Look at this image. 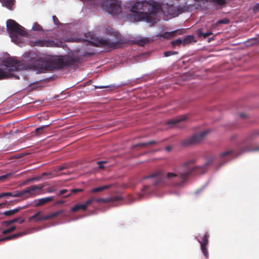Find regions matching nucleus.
<instances>
[{
    "label": "nucleus",
    "instance_id": "1",
    "mask_svg": "<svg viewBox=\"0 0 259 259\" xmlns=\"http://www.w3.org/2000/svg\"><path fill=\"white\" fill-rule=\"evenodd\" d=\"M212 162L213 159L210 158L202 165H193L196 162V159L191 158L181 164L179 168L174 172H168L162 176L160 171H157L144 177L143 179H154V185L165 184L171 187H180L187 181L191 175L205 172L207 166Z\"/></svg>",
    "mask_w": 259,
    "mask_h": 259
},
{
    "label": "nucleus",
    "instance_id": "2",
    "mask_svg": "<svg viewBox=\"0 0 259 259\" xmlns=\"http://www.w3.org/2000/svg\"><path fill=\"white\" fill-rule=\"evenodd\" d=\"M80 59L78 56L70 55L57 56L51 61L42 57L31 58L32 68L39 72L54 69L76 67Z\"/></svg>",
    "mask_w": 259,
    "mask_h": 259
},
{
    "label": "nucleus",
    "instance_id": "3",
    "mask_svg": "<svg viewBox=\"0 0 259 259\" xmlns=\"http://www.w3.org/2000/svg\"><path fill=\"white\" fill-rule=\"evenodd\" d=\"M161 10V5L153 0L137 2L131 8V11L133 14L131 17L136 21L144 20L148 23H154L156 15Z\"/></svg>",
    "mask_w": 259,
    "mask_h": 259
},
{
    "label": "nucleus",
    "instance_id": "4",
    "mask_svg": "<svg viewBox=\"0 0 259 259\" xmlns=\"http://www.w3.org/2000/svg\"><path fill=\"white\" fill-rule=\"evenodd\" d=\"M5 68H0V79H6L14 76L13 72L22 68V63L12 58H8L3 61Z\"/></svg>",
    "mask_w": 259,
    "mask_h": 259
},
{
    "label": "nucleus",
    "instance_id": "5",
    "mask_svg": "<svg viewBox=\"0 0 259 259\" xmlns=\"http://www.w3.org/2000/svg\"><path fill=\"white\" fill-rule=\"evenodd\" d=\"M114 38L112 39H98L96 42L89 41V44L94 47H103L106 49H115L122 43V39L120 34L117 32L114 33Z\"/></svg>",
    "mask_w": 259,
    "mask_h": 259
},
{
    "label": "nucleus",
    "instance_id": "6",
    "mask_svg": "<svg viewBox=\"0 0 259 259\" xmlns=\"http://www.w3.org/2000/svg\"><path fill=\"white\" fill-rule=\"evenodd\" d=\"M6 26L9 35L13 41L17 39V35L24 36L27 34L25 28L14 20H8Z\"/></svg>",
    "mask_w": 259,
    "mask_h": 259
},
{
    "label": "nucleus",
    "instance_id": "7",
    "mask_svg": "<svg viewBox=\"0 0 259 259\" xmlns=\"http://www.w3.org/2000/svg\"><path fill=\"white\" fill-rule=\"evenodd\" d=\"M101 7L112 15H117L122 11L121 2L119 0H104Z\"/></svg>",
    "mask_w": 259,
    "mask_h": 259
},
{
    "label": "nucleus",
    "instance_id": "8",
    "mask_svg": "<svg viewBox=\"0 0 259 259\" xmlns=\"http://www.w3.org/2000/svg\"><path fill=\"white\" fill-rule=\"evenodd\" d=\"M42 186L32 185L28 187L26 189L19 192L12 193V192H5L0 193V198L6 196H11L14 197H21L24 196L25 194H28L29 196L35 195L34 192L36 190H40L42 189Z\"/></svg>",
    "mask_w": 259,
    "mask_h": 259
},
{
    "label": "nucleus",
    "instance_id": "9",
    "mask_svg": "<svg viewBox=\"0 0 259 259\" xmlns=\"http://www.w3.org/2000/svg\"><path fill=\"white\" fill-rule=\"evenodd\" d=\"M207 131H205L199 134H196L191 137L187 138L181 142V145L183 146H189L195 144L202 141L205 136L208 134Z\"/></svg>",
    "mask_w": 259,
    "mask_h": 259
},
{
    "label": "nucleus",
    "instance_id": "10",
    "mask_svg": "<svg viewBox=\"0 0 259 259\" xmlns=\"http://www.w3.org/2000/svg\"><path fill=\"white\" fill-rule=\"evenodd\" d=\"M208 238L209 235L207 233H205L201 240H198L200 244L201 250L206 258L209 256V253L207 247L209 242Z\"/></svg>",
    "mask_w": 259,
    "mask_h": 259
},
{
    "label": "nucleus",
    "instance_id": "11",
    "mask_svg": "<svg viewBox=\"0 0 259 259\" xmlns=\"http://www.w3.org/2000/svg\"><path fill=\"white\" fill-rule=\"evenodd\" d=\"M32 46L38 47H53L55 46L53 40L47 39H37L31 41Z\"/></svg>",
    "mask_w": 259,
    "mask_h": 259
},
{
    "label": "nucleus",
    "instance_id": "12",
    "mask_svg": "<svg viewBox=\"0 0 259 259\" xmlns=\"http://www.w3.org/2000/svg\"><path fill=\"white\" fill-rule=\"evenodd\" d=\"M54 196H50L48 197H45V198H41L40 199H38L37 200H35L34 201V202H37L36 203L34 206L35 207H38L42 205H44L49 202L52 201L54 200Z\"/></svg>",
    "mask_w": 259,
    "mask_h": 259
},
{
    "label": "nucleus",
    "instance_id": "13",
    "mask_svg": "<svg viewBox=\"0 0 259 259\" xmlns=\"http://www.w3.org/2000/svg\"><path fill=\"white\" fill-rule=\"evenodd\" d=\"M41 213V211H39L37 212L34 215L29 217V221H31L32 220H34L36 222L46 221V219H44L45 218V215L40 216Z\"/></svg>",
    "mask_w": 259,
    "mask_h": 259
},
{
    "label": "nucleus",
    "instance_id": "14",
    "mask_svg": "<svg viewBox=\"0 0 259 259\" xmlns=\"http://www.w3.org/2000/svg\"><path fill=\"white\" fill-rule=\"evenodd\" d=\"M187 116L186 115H183L181 116L178 117L175 119L169 120L167 123L168 124H175L180 122L185 121L187 119Z\"/></svg>",
    "mask_w": 259,
    "mask_h": 259
},
{
    "label": "nucleus",
    "instance_id": "15",
    "mask_svg": "<svg viewBox=\"0 0 259 259\" xmlns=\"http://www.w3.org/2000/svg\"><path fill=\"white\" fill-rule=\"evenodd\" d=\"M183 32V30L181 29L176 30L175 31L170 32H165L162 35V36L167 38H170L177 34H181Z\"/></svg>",
    "mask_w": 259,
    "mask_h": 259
},
{
    "label": "nucleus",
    "instance_id": "16",
    "mask_svg": "<svg viewBox=\"0 0 259 259\" xmlns=\"http://www.w3.org/2000/svg\"><path fill=\"white\" fill-rule=\"evenodd\" d=\"M196 41V40H195L194 36L193 35H187L183 39V46H185L193 42H195Z\"/></svg>",
    "mask_w": 259,
    "mask_h": 259
},
{
    "label": "nucleus",
    "instance_id": "17",
    "mask_svg": "<svg viewBox=\"0 0 259 259\" xmlns=\"http://www.w3.org/2000/svg\"><path fill=\"white\" fill-rule=\"evenodd\" d=\"M234 155V152L232 150H227L222 152L220 154L221 159H226L227 157H232Z\"/></svg>",
    "mask_w": 259,
    "mask_h": 259
},
{
    "label": "nucleus",
    "instance_id": "18",
    "mask_svg": "<svg viewBox=\"0 0 259 259\" xmlns=\"http://www.w3.org/2000/svg\"><path fill=\"white\" fill-rule=\"evenodd\" d=\"M150 186L148 185L145 186L142 189L141 192L138 195V199H140L142 198V197L144 195H148L150 194L151 192V190L149 189Z\"/></svg>",
    "mask_w": 259,
    "mask_h": 259
},
{
    "label": "nucleus",
    "instance_id": "19",
    "mask_svg": "<svg viewBox=\"0 0 259 259\" xmlns=\"http://www.w3.org/2000/svg\"><path fill=\"white\" fill-rule=\"evenodd\" d=\"M25 234H26V233L25 232H21V233H16V234H13V235H12L7 236V237H5L1 238L0 242L6 241V240H11V239L16 238H18V237H19L20 236H22Z\"/></svg>",
    "mask_w": 259,
    "mask_h": 259
},
{
    "label": "nucleus",
    "instance_id": "20",
    "mask_svg": "<svg viewBox=\"0 0 259 259\" xmlns=\"http://www.w3.org/2000/svg\"><path fill=\"white\" fill-rule=\"evenodd\" d=\"M111 185H106L101 187L94 188L91 189V192L93 193L101 192L104 190L109 189L111 187Z\"/></svg>",
    "mask_w": 259,
    "mask_h": 259
},
{
    "label": "nucleus",
    "instance_id": "21",
    "mask_svg": "<svg viewBox=\"0 0 259 259\" xmlns=\"http://www.w3.org/2000/svg\"><path fill=\"white\" fill-rule=\"evenodd\" d=\"M64 212V210L61 209V210L55 211L50 214L45 215V218H44V219H46V221L50 220V219H53V218L56 217L58 215L63 213Z\"/></svg>",
    "mask_w": 259,
    "mask_h": 259
},
{
    "label": "nucleus",
    "instance_id": "22",
    "mask_svg": "<svg viewBox=\"0 0 259 259\" xmlns=\"http://www.w3.org/2000/svg\"><path fill=\"white\" fill-rule=\"evenodd\" d=\"M196 33L199 37L203 36L204 38H206L208 36L212 34L211 31H209L206 33H203L202 28L197 29L196 30Z\"/></svg>",
    "mask_w": 259,
    "mask_h": 259
},
{
    "label": "nucleus",
    "instance_id": "23",
    "mask_svg": "<svg viewBox=\"0 0 259 259\" xmlns=\"http://www.w3.org/2000/svg\"><path fill=\"white\" fill-rule=\"evenodd\" d=\"M20 220H21L19 222V223L20 224H22L24 222V219H21V218H20V217L15 218V219H12L11 220L6 221V222H5V223L6 224L7 226H9V225H10L12 224L18 222Z\"/></svg>",
    "mask_w": 259,
    "mask_h": 259
},
{
    "label": "nucleus",
    "instance_id": "24",
    "mask_svg": "<svg viewBox=\"0 0 259 259\" xmlns=\"http://www.w3.org/2000/svg\"><path fill=\"white\" fill-rule=\"evenodd\" d=\"M80 209H82L83 211H85V206L83 204H77L71 209L72 212H76Z\"/></svg>",
    "mask_w": 259,
    "mask_h": 259
},
{
    "label": "nucleus",
    "instance_id": "25",
    "mask_svg": "<svg viewBox=\"0 0 259 259\" xmlns=\"http://www.w3.org/2000/svg\"><path fill=\"white\" fill-rule=\"evenodd\" d=\"M49 125H42L40 127H37L35 130V134L36 135H40L44 133L45 128L48 127Z\"/></svg>",
    "mask_w": 259,
    "mask_h": 259
},
{
    "label": "nucleus",
    "instance_id": "26",
    "mask_svg": "<svg viewBox=\"0 0 259 259\" xmlns=\"http://www.w3.org/2000/svg\"><path fill=\"white\" fill-rule=\"evenodd\" d=\"M229 22H230V21L228 19L224 18V19H223L218 21L216 23V24H214L212 25L211 27L212 29V28H214V27H215L218 24H227L229 23Z\"/></svg>",
    "mask_w": 259,
    "mask_h": 259
},
{
    "label": "nucleus",
    "instance_id": "27",
    "mask_svg": "<svg viewBox=\"0 0 259 259\" xmlns=\"http://www.w3.org/2000/svg\"><path fill=\"white\" fill-rule=\"evenodd\" d=\"M157 144V142L154 140L150 141L147 143H140L134 146V147H145L149 145H153Z\"/></svg>",
    "mask_w": 259,
    "mask_h": 259
},
{
    "label": "nucleus",
    "instance_id": "28",
    "mask_svg": "<svg viewBox=\"0 0 259 259\" xmlns=\"http://www.w3.org/2000/svg\"><path fill=\"white\" fill-rule=\"evenodd\" d=\"M16 171H12L9 173H8L5 175H3L0 176V181H4L5 179L9 178L10 177L13 176Z\"/></svg>",
    "mask_w": 259,
    "mask_h": 259
},
{
    "label": "nucleus",
    "instance_id": "29",
    "mask_svg": "<svg viewBox=\"0 0 259 259\" xmlns=\"http://www.w3.org/2000/svg\"><path fill=\"white\" fill-rule=\"evenodd\" d=\"M258 134V133L256 131L253 132L244 140V142L245 143H247L248 141L251 140L253 139V137L254 136Z\"/></svg>",
    "mask_w": 259,
    "mask_h": 259
},
{
    "label": "nucleus",
    "instance_id": "30",
    "mask_svg": "<svg viewBox=\"0 0 259 259\" xmlns=\"http://www.w3.org/2000/svg\"><path fill=\"white\" fill-rule=\"evenodd\" d=\"M81 191H82V190L80 189H72L71 190L69 194H68L67 195H66L65 196H64L63 197H64V198L68 197L72 194H76L77 192H81Z\"/></svg>",
    "mask_w": 259,
    "mask_h": 259
},
{
    "label": "nucleus",
    "instance_id": "31",
    "mask_svg": "<svg viewBox=\"0 0 259 259\" xmlns=\"http://www.w3.org/2000/svg\"><path fill=\"white\" fill-rule=\"evenodd\" d=\"M16 229V227L15 226H12L8 229H5L3 231L2 233L4 235L7 234L11 232H13Z\"/></svg>",
    "mask_w": 259,
    "mask_h": 259
},
{
    "label": "nucleus",
    "instance_id": "32",
    "mask_svg": "<svg viewBox=\"0 0 259 259\" xmlns=\"http://www.w3.org/2000/svg\"><path fill=\"white\" fill-rule=\"evenodd\" d=\"M171 45L174 47L176 46H180L181 44L183 45V40L179 38L176 40H172L171 42Z\"/></svg>",
    "mask_w": 259,
    "mask_h": 259
},
{
    "label": "nucleus",
    "instance_id": "33",
    "mask_svg": "<svg viewBox=\"0 0 259 259\" xmlns=\"http://www.w3.org/2000/svg\"><path fill=\"white\" fill-rule=\"evenodd\" d=\"M95 200V198L92 197L87 201H86L83 205L85 206V209L87 210L88 206H89L94 200Z\"/></svg>",
    "mask_w": 259,
    "mask_h": 259
},
{
    "label": "nucleus",
    "instance_id": "34",
    "mask_svg": "<svg viewBox=\"0 0 259 259\" xmlns=\"http://www.w3.org/2000/svg\"><path fill=\"white\" fill-rule=\"evenodd\" d=\"M32 29L34 31H43L42 27L37 23H34Z\"/></svg>",
    "mask_w": 259,
    "mask_h": 259
},
{
    "label": "nucleus",
    "instance_id": "35",
    "mask_svg": "<svg viewBox=\"0 0 259 259\" xmlns=\"http://www.w3.org/2000/svg\"><path fill=\"white\" fill-rule=\"evenodd\" d=\"M27 207L26 205L23 206H19L18 207H17L14 209H12L13 211V213L14 214H16V213L18 212L20 210L25 209Z\"/></svg>",
    "mask_w": 259,
    "mask_h": 259
},
{
    "label": "nucleus",
    "instance_id": "36",
    "mask_svg": "<svg viewBox=\"0 0 259 259\" xmlns=\"http://www.w3.org/2000/svg\"><path fill=\"white\" fill-rule=\"evenodd\" d=\"M178 54V52H175V51H166V52H165L164 53V55L165 57H169V56H170L171 55H176V54Z\"/></svg>",
    "mask_w": 259,
    "mask_h": 259
},
{
    "label": "nucleus",
    "instance_id": "37",
    "mask_svg": "<svg viewBox=\"0 0 259 259\" xmlns=\"http://www.w3.org/2000/svg\"><path fill=\"white\" fill-rule=\"evenodd\" d=\"M94 201H96L97 203H106L108 202L109 200L105 198H95V200Z\"/></svg>",
    "mask_w": 259,
    "mask_h": 259
},
{
    "label": "nucleus",
    "instance_id": "38",
    "mask_svg": "<svg viewBox=\"0 0 259 259\" xmlns=\"http://www.w3.org/2000/svg\"><path fill=\"white\" fill-rule=\"evenodd\" d=\"M213 3L219 5H223L226 3L225 0H211Z\"/></svg>",
    "mask_w": 259,
    "mask_h": 259
},
{
    "label": "nucleus",
    "instance_id": "39",
    "mask_svg": "<svg viewBox=\"0 0 259 259\" xmlns=\"http://www.w3.org/2000/svg\"><path fill=\"white\" fill-rule=\"evenodd\" d=\"M121 200H122V198L121 196H116L111 197V199H110V201L116 202V201H120Z\"/></svg>",
    "mask_w": 259,
    "mask_h": 259
},
{
    "label": "nucleus",
    "instance_id": "40",
    "mask_svg": "<svg viewBox=\"0 0 259 259\" xmlns=\"http://www.w3.org/2000/svg\"><path fill=\"white\" fill-rule=\"evenodd\" d=\"M3 214L6 216H11L14 215L12 209L5 211L3 213Z\"/></svg>",
    "mask_w": 259,
    "mask_h": 259
},
{
    "label": "nucleus",
    "instance_id": "41",
    "mask_svg": "<svg viewBox=\"0 0 259 259\" xmlns=\"http://www.w3.org/2000/svg\"><path fill=\"white\" fill-rule=\"evenodd\" d=\"M67 167V166L66 164H64L61 166H59L57 167V171H62V170L66 169Z\"/></svg>",
    "mask_w": 259,
    "mask_h": 259
},
{
    "label": "nucleus",
    "instance_id": "42",
    "mask_svg": "<svg viewBox=\"0 0 259 259\" xmlns=\"http://www.w3.org/2000/svg\"><path fill=\"white\" fill-rule=\"evenodd\" d=\"M105 163H106V161H100L97 162V164H98L99 168H101V169L103 168L104 167L103 166V164Z\"/></svg>",
    "mask_w": 259,
    "mask_h": 259
},
{
    "label": "nucleus",
    "instance_id": "43",
    "mask_svg": "<svg viewBox=\"0 0 259 259\" xmlns=\"http://www.w3.org/2000/svg\"><path fill=\"white\" fill-rule=\"evenodd\" d=\"M253 11L255 13H257L259 11V3L257 4L253 7Z\"/></svg>",
    "mask_w": 259,
    "mask_h": 259
},
{
    "label": "nucleus",
    "instance_id": "44",
    "mask_svg": "<svg viewBox=\"0 0 259 259\" xmlns=\"http://www.w3.org/2000/svg\"><path fill=\"white\" fill-rule=\"evenodd\" d=\"M53 20L54 23L56 25L58 24L59 23V20L56 16H53Z\"/></svg>",
    "mask_w": 259,
    "mask_h": 259
},
{
    "label": "nucleus",
    "instance_id": "45",
    "mask_svg": "<svg viewBox=\"0 0 259 259\" xmlns=\"http://www.w3.org/2000/svg\"><path fill=\"white\" fill-rule=\"evenodd\" d=\"M147 42L148 40L147 39H144L143 40H141L139 44L141 46H143L146 45Z\"/></svg>",
    "mask_w": 259,
    "mask_h": 259
},
{
    "label": "nucleus",
    "instance_id": "46",
    "mask_svg": "<svg viewBox=\"0 0 259 259\" xmlns=\"http://www.w3.org/2000/svg\"><path fill=\"white\" fill-rule=\"evenodd\" d=\"M67 192H68V190L67 189L61 190L60 191L58 195H61L64 194Z\"/></svg>",
    "mask_w": 259,
    "mask_h": 259
},
{
    "label": "nucleus",
    "instance_id": "47",
    "mask_svg": "<svg viewBox=\"0 0 259 259\" xmlns=\"http://www.w3.org/2000/svg\"><path fill=\"white\" fill-rule=\"evenodd\" d=\"M64 203V200H58L56 202H55V204L56 205H57V204H63Z\"/></svg>",
    "mask_w": 259,
    "mask_h": 259
},
{
    "label": "nucleus",
    "instance_id": "48",
    "mask_svg": "<svg viewBox=\"0 0 259 259\" xmlns=\"http://www.w3.org/2000/svg\"><path fill=\"white\" fill-rule=\"evenodd\" d=\"M165 150L169 152L171 150V147L170 146H167L165 148Z\"/></svg>",
    "mask_w": 259,
    "mask_h": 259
},
{
    "label": "nucleus",
    "instance_id": "49",
    "mask_svg": "<svg viewBox=\"0 0 259 259\" xmlns=\"http://www.w3.org/2000/svg\"><path fill=\"white\" fill-rule=\"evenodd\" d=\"M240 116L241 117H242V118H245V117H246V114H244V113H241V114H240Z\"/></svg>",
    "mask_w": 259,
    "mask_h": 259
},
{
    "label": "nucleus",
    "instance_id": "50",
    "mask_svg": "<svg viewBox=\"0 0 259 259\" xmlns=\"http://www.w3.org/2000/svg\"><path fill=\"white\" fill-rule=\"evenodd\" d=\"M54 192V190H52V189H50L49 190H48V192L49 193H51V192Z\"/></svg>",
    "mask_w": 259,
    "mask_h": 259
},
{
    "label": "nucleus",
    "instance_id": "51",
    "mask_svg": "<svg viewBox=\"0 0 259 259\" xmlns=\"http://www.w3.org/2000/svg\"><path fill=\"white\" fill-rule=\"evenodd\" d=\"M47 175H48V174H47V173H46V172H44V173H42V176H47Z\"/></svg>",
    "mask_w": 259,
    "mask_h": 259
},
{
    "label": "nucleus",
    "instance_id": "52",
    "mask_svg": "<svg viewBox=\"0 0 259 259\" xmlns=\"http://www.w3.org/2000/svg\"><path fill=\"white\" fill-rule=\"evenodd\" d=\"M212 39H213V38H212V37H211V38H209L208 39V42H210V41H211V40H212Z\"/></svg>",
    "mask_w": 259,
    "mask_h": 259
},
{
    "label": "nucleus",
    "instance_id": "53",
    "mask_svg": "<svg viewBox=\"0 0 259 259\" xmlns=\"http://www.w3.org/2000/svg\"><path fill=\"white\" fill-rule=\"evenodd\" d=\"M4 205H5V203H0V207Z\"/></svg>",
    "mask_w": 259,
    "mask_h": 259
},
{
    "label": "nucleus",
    "instance_id": "54",
    "mask_svg": "<svg viewBox=\"0 0 259 259\" xmlns=\"http://www.w3.org/2000/svg\"><path fill=\"white\" fill-rule=\"evenodd\" d=\"M255 150H257V151H259V147L258 148H257Z\"/></svg>",
    "mask_w": 259,
    "mask_h": 259
},
{
    "label": "nucleus",
    "instance_id": "55",
    "mask_svg": "<svg viewBox=\"0 0 259 259\" xmlns=\"http://www.w3.org/2000/svg\"><path fill=\"white\" fill-rule=\"evenodd\" d=\"M99 88H100V89H102V88H103V87H99Z\"/></svg>",
    "mask_w": 259,
    "mask_h": 259
},
{
    "label": "nucleus",
    "instance_id": "56",
    "mask_svg": "<svg viewBox=\"0 0 259 259\" xmlns=\"http://www.w3.org/2000/svg\"><path fill=\"white\" fill-rule=\"evenodd\" d=\"M33 179H30L29 180H28V181H32Z\"/></svg>",
    "mask_w": 259,
    "mask_h": 259
}]
</instances>
